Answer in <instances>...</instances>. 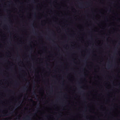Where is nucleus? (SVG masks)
<instances>
[{
    "label": "nucleus",
    "instance_id": "4",
    "mask_svg": "<svg viewBox=\"0 0 120 120\" xmlns=\"http://www.w3.org/2000/svg\"><path fill=\"white\" fill-rule=\"evenodd\" d=\"M30 100H31V101H33V100L32 99H30Z\"/></svg>",
    "mask_w": 120,
    "mask_h": 120
},
{
    "label": "nucleus",
    "instance_id": "5",
    "mask_svg": "<svg viewBox=\"0 0 120 120\" xmlns=\"http://www.w3.org/2000/svg\"><path fill=\"white\" fill-rule=\"evenodd\" d=\"M109 66H108V68H109Z\"/></svg>",
    "mask_w": 120,
    "mask_h": 120
},
{
    "label": "nucleus",
    "instance_id": "6",
    "mask_svg": "<svg viewBox=\"0 0 120 120\" xmlns=\"http://www.w3.org/2000/svg\"><path fill=\"white\" fill-rule=\"evenodd\" d=\"M81 8H82V7H81Z\"/></svg>",
    "mask_w": 120,
    "mask_h": 120
},
{
    "label": "nucleus",
    "instance_id": "1",
    "mask_svg": "<svg viewBox=\"0 0 120 120\" xmlns=\"http://www.w3.org/2000/svg\"><path fill=\"white\" fill-rule=\"evenodd\" d=\"M27 89V88L26 87L24 86L21 90L23 92H24L25 91V90H26Z\"/></svg>",
    "mask_w": 120,
    "mask_h": 120
},
{
    "label": "nucleus",
    "instance_id": "2",
    "mask_svg": "<svg viewBox=\"0 0 120 120\" xmlns=\"http://www.w3.org/2000/svg\"><path fill=\"white\" fill-rule=\"evenodd\" d=\"M27 116L28 117V118L27 119V120H31V119L30 117L29 116Z\"/></svg>",
    "mask_w": 120,
    "mask_h": 120
},
{
    "label": "nucleus",
    "instance_id": "3",
    "mask_svg": "<svg viewBox=\"0 0 120 120\" xmlns=\"http://www.w3.org/2000/svg\"><path fill=\"white\" fill-rule=\"evenodd\" d=\"M33 94H34V95H36V96H37V95L34 91L33 92Z\"/></svg>",
    "mask_w": 120,
    "mask_h": 120
}]
</instances>
